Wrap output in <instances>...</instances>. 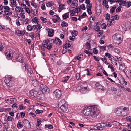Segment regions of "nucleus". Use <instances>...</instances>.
<instances>
[{"mask_svg": "<svg viewBox=\"0 0 131 131\" xmlns=\"http://www.w3.org/2000/svg\"><path fill=\"white\" fill-rule=\"evenodd\" d=\"M12 77L10 75L7 76L4 80L5 82L7 84L11 80Z\"/></svg>", "mask_w": 131, "mask_h": 131, "instance_id": "20", "label": "nucleus"}, {"mask_svg": "<svg viewBox=\"0 0 131 131\" xmlns=\"http://www.w3.org/2000/svg\"><path fill=\"white\" fill-rule=\"evenodd\" d=\"M32 21L35 23H37L38 22L37 18L36 17H35L32 19Z\"/></svg>", "mask_w": 131, "mask_h": 131, "instance_id": "46", "label": "nucleus"}, {"mask_svg": "<svg viewBox=\"0 0 131 131\" xmlns=\"http://www.w3.org/2000/svg\"><path fill=\"white\" fill-rule=\"evenodd\" d=\"M53 5V2L52 1H50L48 3H46V6L48 7H50L52 6Z\"/></svg>", "mask_w": 131, "mask_h": 131, "instance_id": "27", "label": "nucleus"}, {"mask_svg": "<svg viewBox=\"0 0 131 131\" xmlns=\"http://www.w3.org/2000/svg\"><path fill=\"white\" fill-rule=\"evenodd\" d=\"M113 50L115 52L118 54L119 52V50L117 49L114 48L113 49Z\"/></svg>", "mask_w": 131, "mask_h": 131, "instance_id": "50", "label": "nucleus"}, {"mask_svg": "<svg viewBox=\"0 0 131 131\" xmlns=\"http://www.w3.org/2000/svg\"><path fill=\"white\" fill-rule=\"evenodd\" d=\"M115 113L118 116H125L127 115L126 112L122 111V110L120 108L116 109L115 111Z\"/></svg>", "mask_w": 131, "mask_h": 131, "instance_id": "3", "label": "nucleus"}, {"mask_svg": "<svg viewBox=\"0 0 131 131\" xmlns=\"http://www.w3.org/2000/svg\"><path fill=\"white\" fill-rule=\"evenodd\" d=\"M123 6H125L127 7H129L131 6V2L128 1H124Z\"/></svg>", "mask_w": 131, "mask_h": 131, "instance_id": "18", "label": "nucleus"}, {"mask_svg": "<svg viewBox=\"0 0 131 131\" xmlns=\"http://www.w3.org/2000/svg\"><path fill=\"white\" fill-rule=\"evenodd\" d=\"M100 28L98 26V23H97L96 26V27L94 28V30L97 31H99Z\"/></svg>", "mask_w": 131, "mask_h": 131, "instance_id": "42", "label": "nucleus"}, {"mask_svg": "<svg viewBox=\"0 0 131 131\" xmlns=\"http://www.w3.org/2000/svg\"><path fill=\"white\" fill-rule=\"evenodd\" d=\"M11 4L10 6L12 7H14V6H16V2L15 0H10Z\"/></svg>", "mask_w": 131, "mask_h": 131, "instance_id": "24", "label": "nucleus"}, {"mask_svg": "<svg viewBox=\"0 0 131 131\" xmlns=\"http://www.w3.org/2000/svg\"><path fill=\"white\" fill-rule=\"evenodd\" d=\"M78 89H79L80 90V91L82 93L84 92V91L86 90L87 88L86 87L82 86L81 87H78L77 88Z\"/></svg>", "mask_w": 131, "mask_h": 131, "instance_id": "23", "label": "nucleus"}, {"mask_svg": "<svg viewBox=\"0 0 131 131\" xmlns=\"http://www.w3.org/2000/svg\"><path fill=\"white\" fill-rule=\"evenodd\" d=\"M3 16L4 18L7 20H8L9 21H10L11 20V18L8 15H4V14L3 15Z\"/></svg>", "mask_w": 131, "mask_h": 131, "instance_id": "35", "label": "nucleus"}, {"mask_svg": "<svg viewBox=\"0 0 131 131\" xmlns=\"http://www.w3.org/2000/svg\"><path fill=\"white\" fill-rule=\"evenodd\" d=\"M59 107L63 112L67 111V107L66 104L64 106H61Z\"/></svg>", "mask_w": 131, "mask_h": 131, "instance_id": "22", "label": "nucleus"}, {"mask_svg": "<svg viewBox=\"0 0 131 131\" xmlns=\"http://www.w3.org/2000/svg\"><path fill=\"white\" fill-rule=\"evenodd\" d=\"M101 7L100 6H97L96 7V11L97 15H100L101 13Z\"/></svg>", "mask_w": 131, "mask_h": 131, "instance_id": "21", "label": "nucleus"}, {"mask_svg": "<svg viewBox=\"0 0 131 131\" xmlns=\"http://www.w3.org/2000/svg\"><path fill=\"white\" fill-rule=\"evenodd\" d=\"M41 91L39 90L38 89H37V97H40V96L43 93H41Z\"/></svg>", "mask_w": 131, "mask_h": 131, "instance_id": "31", "label": "nucleus"}, {"mask_svg": "<svg viewBox=\"0 0 131 131\" xmlns=\"http://www.w3.org/2000/svg\"><path fill=\"white\" fill-rule=\"evenodd\" d=\"M15 10L16 12H19L21 11V8L20 6H16L15 8Z\"/></svg>", "mask_w": 131, "mask_h": 131, "instance_id": "26", "label": "nucleus"}, {"mask_svg": "<svg viewBox=\"0 0 131 131\" xmlns=\"http://www.w3.org/2000/svg\"><path fill=\"white\" fill-rule=\"evenodd\" d=\"M17 126V128H21L23 127V126L21 122H19L18 123Z\"/></svg>", "mask_w": 131, "mask_h": 131, "instance_id": "38", "label": "nucleus"}, {"mask_svg": "<svg viewBox=\"0 0 131 131\" xmlns=\"http://www.w3.org/2000/svg\"><path fill=\"white\" fill-rule=\"evenodd\" d=\"M4 12L5 14L4 15L9 16L11 15L12 14L11 12L9 11V10L7 11L4 10Z\"/></svg>", "mask_w": 131, "mask_h": 131, "instance_id": "32", "label": "nucleus"}, {"mask_svg": "<svg viewBox=\"0 0 131 131\" xmlns=\"http://www.w3.org/2000/svg\"><path fill=\"white\" fill-rule=\"evenodd\" d=\"M120 80V83L121 84H124V82L125 81L124 78H122Z\"/></svg>", "mask_w": 131, "mask_h": 131, "instance_id": "58", "label": "nucleus"}, {"mask_svg": "<svg viewBox=\"0 0 131 131\" xmlns=\"http://www.w3.org/2000/svg\"><path fill=\"white\" fill-rule=\"evenodd\" d=\"M62 17L63 18L65 19L68 18L69 17V12H67L64 14L63 15H62Z\"/></svg>", "mask_w": 131, "mask_h": 131, "instance_id": "28", "label": "nucleus"}, {"mask_svg": "<svg viewBox=\"0 0 131 131\" xmlns=\"http://www.w3.org/2000/svg\"><path fill=\"white\" fill-rule=\"evenodd\" d=\"M112 124L117 126L120 125V124L118 122L116 121L113 122L112 123Z\"/></svg>", "mask_w": 131, "mask_h": 131, "instance_id": "40", "label": "nucleus"}, {"mask_svg": "<svg viewBox=\"0 0 131 131\" xmlns=\"http://www.w3.org/2000/svg\"><path fill=\"white\" fill-rule=\"evenodd\" d=\"M30 95L35 97H37V89L33 90L30 92Z\"/></svg>", "mask_w": 131, "mask_h": 131, "instance_id": "12", "label": "nucleus"}, {"mask_svg": "<svg viewBox=\"0 0 131 131\" xmlns=\"http://www.w3.org/2000/svg\"><path fill=\"white\" fill-rule=\"evenodd\" d=\"M69 78V76H67L63 78L62 80V82H67Z\"/></svg>", "mask_w": 131, "mask_h": 131, "instance_id": "33", "label": "nucleus"}, {"mask_svg": "<svg viewBox=\"0 0 131 131\" xmlns=\"http://www.w3.org/2000/svg\"><path fill=\"white\" fill-rule=\"evenodd\" d=\"M10 103H12L16 102L17 101L16 99L15 98H10Z\"/></svg>", "mask_w": 131, "mask_h": 131, "instance_id": "41", "label": "nucleus"}, {"mask_svg": "<svg viewBox=\"0 0 131 131\" xmlns=\"http://www.w3.org/2000/svg\"><path fill=\"white\" fill-rule=\"evenodd\" d=\"M53 43L58 45H60L62 44V42L58 38H56L53 40Z\"/></svg>", "mask_w": 131, "mask_h": 131, "instance_id": "13", "label": "nucleus"}, {"mask_svg": "<svg viewBox=\"0 0 131 131\" xmlns=\"http://www.w3.org/2000/svg\"><path fill=\"white\" fill-rule=\"evenodd\" d=\"M45 128H48L49 129H53V126L51 125H45Z\"/></svg>", "mask_w": 131, "mask_h": 131, "instance_id": "30", "label": "nucleus"}, {"mask_svg": "<svg viewBox=\"0 0 131 131\" xmlns=\"http://www.w3.org/2000/svg\"><path fill=\"white\" fill-rule=\"evenodd\" d=\"M43 112L42 110H39V109H37L35 111V113L36 114H39L42 113Z\"/></svg>", "mask_w": 131, "mask_h": 131, "instance_id": "44", "label": "nucleus"}, {"mask_svg": "<svg viewBox=\"0 0 131 131\" xmlns=\"http://www.w3.org/2000/svg\"><path fill=\"white\" fill-rule=\"evenodd\" d=\"M40 19L42 22L43 23H45L47 21V19L46 18H44L43 17H40Z\"/></svg>", "mask_w": 131, "mask_h": 131, "instance_id": "39", "label": "nucleus"}, {"mask_svg": "<svg viewBox=\"0 0 131 131\" xmlns=\"http://www.w3.org/2000/svg\"><path fill=\"white\" fill-rule=\"evenodd\" d=\"M97 108L96 106H89L84 108L83 112L85 116L91 119H95L97 114Z\"/></svg>", "mask_w": 131, "mask_h": 131, "instance_id": "1", "label": "nucleus"}, {"mask_svg": "<svg viewBox=\"0 0 131 131\" xmlns=\"http://www.w3.org/2000/svg\"><path fill=\"white\" fill-rule=\"evenodd\" d=\"M48 32V36L49 37H52L54 34V31L53 29H48L47 30Z\"/></svg>", "mask_w": 131, "mask_h": 131, "instance_id": "10", "label": "nucleus"}, {"mask_svg": "<svg viewBox=\"0 0 131 131\" xmlns=\"http://www.w3.org/2000/svg\"><path fill=\"white\" fill-rule=\"evenodd\" d=\"M108 2H107L106 0H103V4L104 6L106 5L107 4Z\"/></svg>", "mask_w": 131, "mask_h": 131, "instance_id": "63", "label": "nucleus"}, {"mask_svg": "<svg viewBox=\"0 0 131 131\" xmlns=\"http://www.w3.org/2000/svg\"><path fill=\"white\" fill-rule=\"evenodd\" d=\"M3 8L5 9V10L6 11L9 10L10 9L9 7L8 6H3Z\"/></svg>", "mask_w": 131, "mask_h": 131, "instance_id": "45", "label": "nucleus"}, {"mask_svg": "<svg viewBox=\"0 0 131 131\" xmlns=\"http://www.w3.org/2000/svg\"><path fill=\"white\" fill-rule=\"evenodd\" d=\"M122 36L121 34L116 33L113 35L112 38L114 43L117 44H119L122 42Z\"/></svg>", "mask_w": 131, "mask_h": 131, "instance_id": "2", "label": "nucleus"}, {"mask_svg": "<svg viewBox=\"0 0 131 131\" xmlns=\"http://www.w3.org/2000/svg\"><path fill=\"white\" fill-rule=\"evenodd\" d=\"M25 14L24 12L22 9L20 14V15L21 17L23 19H25Z\"/></svg>", "mask_w": 131, "mask_h": 131, "instance_id": "25", "label": "nucleus"}, {"mask_svg": "<svg viewBox=\"0 0 131 131\" xmlns=\"http://www.w3.org/2000/svg\"><path fill=\"white\" fill-rule=\"evenodd\" d=\"M92 4H91L90 3L87 4V9H91V7H92Z\"/></svg>", "mask_w": 131, "mask_h": 131, "instance_id": "56", "label": "nucleus"}, {"mask_svg": "<svg viewBox=\"0 0 131 131\" xmlns=\"http://www.w3.org/2000/svg\"><path fill=\"white\" fill-rule=\"evenodd\" d=\"M119 18L118 16L117 15H116L114 16H112L111 17V19L112 20H118V19Z\"/></svg>", "mask_w": 131, "mask_h": 131, "instance_id": "29", "label": "nucleus"}, {"mask_svg": "<svg viewBox=\"0 0 131 131\" xmlns=\"http://www.w3.org/2000/svg\"><path fill=\"white\" fill-rule=\"evenodd\" d=\"M52 47L51 44H49L46 46V47L49 50H50Z\"/></svg>", "mask_w": 131, "mask_h": 131, "instance_id": "48", "label": "nucleus"}, {"mask_svg": "<svg viewBox=\"0 0 131 131\" xmlns=\"http://www.w3.org/2000/svg\"><path fill=\"white\" fill-rule=\"evenodd\" d=\"M65 48H70L71 47V46L69 43H67L66 44L65 46Z\"/></svg>", "mask_w": 131, "mask_h": 131, "instance_id": "47", "label": "nucleus"}, {"mask_svg": "<svg viewBox=\"0 0 131 131\" xmlns=\"http://www.w3.org/2000/svg\"><path fill=\"white\" fill-rule=\"evenodd\" d=\"M13 52L11 50L7 51L6 52V56L8 59H10L13 56Z\"/></svg>", "mask_w": 131, "mask_h": 131, "instance_id": "5", "label": "nucleus"}, {"mask_svg": "<svg viewBox=\"0 0 131 131\" xmlns=\"http://www.w3.org/2000/svg\"><path fill=\"white\" fill-rule=\"evenodd\" d=\"M124 1L123 0H119L118 1V3L119 4L121 5H122L124 4Z\"/></svg>", "mask_w": 131, "mask_h": 131, "instance_id": "53", "label": "nucleus"}, {"mask_svg": "<svg viewBox=\"0 0 131 131\" xmlns=\"http://www.w3.org/2000/svg\"><path fill=\"white\" fill-rule=\"evenodd\" d=\"M24 126L28 129L31 128V125L29 121L27 119H25L23 121Z\"/></svg>", "mask_w": 131, "mask_h": 131, "instance_id": "8", "label": "nucleus"}, {"mask_svg": "<svg viewBox=\"0 0 131 131\" xmlns=\"http://www.w3.org/2000/svg\"><path fill=\"white\" fill-rule=\"evenodd\" d=\"M54 96L57 98L60 97L62 95V92L61 91L58 89H57L53 92Z\"/></svg>", "mask_w": 131, "mask_h": 131, "instance_id": "4", "label": "nucleus"}, {"mask_svg": "<svg viewBox=\"0 0 131 131\" xmlns=\"http://www.w3.org/2000/svg\"><path fill=\"white\" fill-rule=\"evenodd\" d=\"M29 21L30 20L28 18H26L24 21V23L25 24H27L29 22Z\"/></svg>", "mask_w": 131, "mask_h": 131, "instance_id": "61", "label": "nucleus"}, {"mask_svg": "<svg viewBox=\"0 0 131 131\" xmlns=\"http://www.w3.org/2000/svg\"><path fill=\"white\" fill-rule=\"evenodd\" d=\"M25 10L29 15H30V11L29 8L28 7L25 8Z\"/></svg>", "mask_w": 131, "mask_h": 131, "instance_id": "55", "label": "nucleus"}, {"mask_svg": "<svg viewBox=\"0 0 131 131\" xmlns=\"http://www.w3.org/2000/svg\"><path fill=\"white\" fill-rule=\"evenodd\" d=\"M52 21L54 23L60 21V19L58 15H55L53 16Z\"/></svg>", "mask_w": 131, "mask_h": 131, "instance_id": "9", "label": "nucleus"}, {"mask_svg": "<svg viewBox=\"0 0 131 131\" xmlns=\"http://www.w3.org/2000/svg\"><path fill=\"white\" fill-rule=\"evenodd\" d=\"M103 61L107 65L109 64V63H108L107 60L105 58H103Z\"/></svg>", "mask_w": 131, "mask_h": 131, "instance_id": "64", "label": "nucleus"}, {"mask_svg": "<svg viewBox=\"0 0 131 131\" xmlns=\"http://www.w3.org/2000/svg\"><path fill=\"white\" fill-rule=\"evenodd\" d=\"M106 27V25L105 23H103L101 25V27L103 29H105Z\"/></svg>", "mask_w": 131, "mask_h": 131, "instance_id": "57", "label": "nucleus"}, {"mask_svg": "<svg viewBox=\"0 0 131 131\" xmlns=\"http://www.w3.org/2000/svg\"><path fill=\"white\" fill-rule=\"evenodd\" d=\"M64 6V5L63 4H61L60 5H59V7L58 8V11L59 12H60L61 10H60L59 9H61L62 10L63 9V7Z\"/></svg>", "mask_w": 131, "mask_h": 131, "instance_id": "34", "label": "nucleus"}, {"mask_svg": "<svg viewBox=\"0 0 131 131\" xmlns=\"http://www.w3.org/2000/svg\"><path fill=\"white\" fill-rule=\"evenodd\" d=\"M27 29L30 31H31L32 29V27L30 25H29L27 26Z\"/></svg>", "mask_w": 131, "mask_h": 131, "instance_id": "51", "label": "nucleus"}, {"mask_svg": "<svg viewBox=\"0 0 131 131\" xmlns=\"http://www.w3.org/2000/svg\"><path fill=\"white\" fill-rule=\"evenodd\" d=\"M80 8L83 10H85V7L84 5V4H82L80 6Z\"/></svg>", "mask_w": 131, "mask_h": 131, "instance_id": "62", "label": "nucleus"}, {"mask_svg": "<svg viewBox=\"0 0 131 131\" xmlns=\"http://www.w3.org/2000/svg\"><path fill=\"white\" fill-rule=\"evenodd\" d=\"M105 55L108 58H112V57H113V56H112L109 53H106L105 54Z\"/></svg>", "mask_w": 131, "mask_h": 131, "instance_id": "43", "label": "nucleus"}, {"mask_svg": "<svg viewBox=\"0 0 131 131\" xmlns=\"http://www.w3.org/2000/svg\"><path fill=\"white\" fill-rule=\"evenodd\" d=\"M16 60L21 63H23V55L21 54H19L16 58Z\"/></svg>", "mask_w": 131, "mask_h": 131, "instance_id": "11", "label": "nucleus"}, {"mask_svg": "<svg viewBox=\"0 0 131 131\" xmlns=\"http://www.w3.org/2000/svg\"><path fill=\"white\" fill-rule=\"evenodd\" d=\"M48 44V42L46 40H44L43 41L42 44V46L43 47H46V46Z\"/></svg>", "mask_w": 131, "mask_h": 131, "instance_id": "37", "label": "nucleus"}, {"mask_svg": "<svg viewBox=\"0 0 131 131\" xmlns=\"http://www.w3.org/2000/svg\"><path fill=\"white\" fill-rule=\"evenodd\" d=\"M26 67L27 68V71L30 74H32L33 72L31 69V68L27 64H25V65H24L22 68V69L24 71H26Z\"/></svg>", "mask_w": 131, "mask_h": 131, "instance_id": "7", "label": "nucleus"}, {"mask_svg": "<svg viewBox=\"0 0 131 131\" xmlns=\"http://www.w3.org/2000/svg\"><path fill=\"white\" fill-rule=\"evenodd\" d=\"M129 27V24L128 23H127L125 24V26L124 27V29L126 30L128 29Z\"/></svg>", "mask_w": 131, "mask_h": 131, "instance_id": "54", "label": "nucleus"}, {"mask_svg": "<svg viewBox=\"0 0 131 131\" xmlns=\"http://www.w3.org/2000/svg\"><path fill=\"white\" fill-rule=\"evenodd\" d=\"M110 17V14L108 13L106 15L105 17L106 19V20H108L109 19Z\"/></svg>", "mask_w": 131, "mask_h": 131, "instance_id": "60", "label": "nucleus"}, {"mask_svg": "<svg viewBox=\"0 0 131 131\" xmlns=\"http://www.w3.org/2000/svg\"><path fill=\"white\" fill-rule=\"evenodd\" d=\"M61 25L62 27H66L68 26V24L65 21H63Z\"/></svg>", "mask_w": 131, "mask_h": 131, "instance_id": "36", "label": "nucleus"}, {"mask_svg": "<svg viewBox=\"0 0 131 131\" xmlns=\"http://www.w3.org/2000/svg\"><path fill=\"white\" fill-rule=\"evenodd\" d=\"M66 105V101L64 99H61L60 101L59 102L58 106L59 107L61 106H64Z\"/></svg>", "mask_w": 131, "mask_h": 131, "instance_id": "16", "label": "nucleus"}, {"mask_svg": "<svg viewBox=\"0 0 131 131\" xmlns=\"http://www.w3.org/2000/svg\"><path fill=\"white\" fill-rule=\"evenodd\" d=\"M15 33L18 36H20L24 35L25 33L23 31L17 30L16 31Z\"/></svg>", "mask_w": 131, "mask_h": 131, "instance_id": "14", "label": "nucleus"}, {"mask_svg": "<svg viewBox=\"0 0 131 131\" xmlns=\"http://www.w3.org/2000/svg\"><path fill=\"white\" fill-rule=\"evenodd\" d=\"M108 68L111 69V71L113 72L114 71V70L113 68V67L112 65H110L108 66Z\"/></svg>", "mask_w": 131, "mask_h": 131, "instance_id": "59", "label": "nucleus"}, {"mask_svg": "<svg viewBox=\"0 0 131 131\" xmlns=\"http://www.w3.org/2000/svg\"><path fill=\"white\" fill-rule=\"evenodd\" d=\"M40 89L42 93H44L49 90L48 87L43 84H41L40 86Z\"/></svg>", "mask_w": 131, "mask_h": 131, "instance_id": "6", "label": "nucleus"}, {"mask_svg": "<svg viewBox=\"0 0 131 131\" xmlns=\"http://www.w3.org/2000/svg\"><path fill=\"white\" fill-rule=\"evenodd\" d=\"M69 13L71 16H73L75 14V12L74 10H71Z\"/></svg>", "mask_w": 131, "mask_h": 131, "instance_id": "49", "label": "nucleus"}, {"mask_svg": "<svg viewBox=\"0 0 131 131\" xmlns=\"http://www.w3.org/2000/svg\"><path fill=\"white\" fill-rule=\"evenodd\" d=\"M110 60L111 61L112 64L116 66H117V64L116 62V60L113 57H112V58L110 59Z\"/></svg>", "mask_w": 131, "mask_h": 131, "instance_id": "17", "label": "nucleus"}, {"mask_svg": "<svg viewBox=\"0 0 131 131\" xmlns=\"http://www.w3.org/2000/svg\"><path fill=\"white\" fill-rule=\"evenodd\" d=\"M39 83L35 79H34L32 81V84L35 87H37L39 85Z\"/></svg>", "mask_w": 131, "mask_h": 131, "instance_id": "19", "label": "nucleus"}, {"mask_svg": "<svg viewBox=\"0 0 131 131\" xmlns=\"http://www.w3.org/2000/svg\"><path fill=\"white\" fill-rule=\"evenodd\" d=\"M77 34V32L75 31H73L72 32V34L73 36L75 37L76 36Z\"/></svg>", "mask_w": 131, "mask_h": 131, "instance_id": "52", "label": "nucleus"}, {"mask_svg": "<svg viewBox=\"0 0 131 131\" xmlns=\"http://www.w3.org/2000/svg\"><path fill=\"white\" fill-rule=\"evenodd\" d=\"M111 92L114 94V95L115 96L116 95H117L118 94L116 93H117V90L116 88L114 87H112L111 88Z\"/></svg>", "mask_w": 131, "mask_h": 131, "instance_id": "15", "label": "nucleus"}]
</instances>
